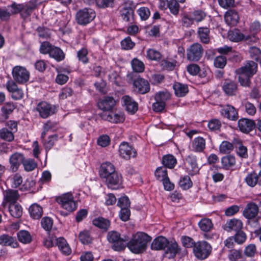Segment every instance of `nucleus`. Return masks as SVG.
<instances>
[{
	"label": "nucleus",
	"mask_w": 261,
	"mask_h": 261,
	"mask_svg": "<svg viewBox=\"0 0 261 261\" xmlns=\"http://www.w3.org/2000/svg\"><path fill=\"white\" fill-rule=\"evenodd\" d=\"M257 64L253 61H247L241 67L236 70L240 84L244 87H249L251 78L257 71Z\"/></svg>",
	"instance_id": "f257e3e1"
},
{
	"label": "nucleus",
	"mask_w": 261,
	"mask_h": 261,
	"mask_svg": "<svg viewBox=\"0 0 261 261\" xmlns=\"http://www.w3.org/2000/svg\"><path fill=\"white\" fill-rule=\"evenodd\" d=\"M150 240L151 237L146 233L139 232L134 235L128 242H126V245L132 252L140 253L145 250Z\"/></svg>",
	"instance_id": "f03ea898"
},
{
	"label": "nucleus",
	"mask_w": 261,
	"mask_h": 261,
	"mask_svg": "<svg viewBox=\"0 0 261 261\" xmlns=\"http://www.w3.org/2000/svg\"><path fill=\"white\" fill-rule=\"evenodd\" d=\"M9 9H13V13L14 14L19 13L21 17L25 19L29 17L33 11L36 9L37 4L36 2L29 1L27 3L17 4L13 3L12 5L8 6Z\"/></svg>",
	"instance_id": "7ed1b4c3"
},
{
	"label": "nucleus",
	"mask_w": 261,
	"mask_h": 261,
	"mask_svg": "<svg viewBox=\"0 0 261 261\" xmlns=\"http://www.w3.org/2000/svg\"><path fill=\"white\" fill-rule=\"evenodd\" d=\"M107 238L109 242L112 244V248L116 251L124 249L126 246V242L128 240V237L121 238L119 233L116 231L109 232Z\"/></svg>",
	"instance_id": "20e7f679"
},
{
	"label": "nucleus",
	"mask_w": 261,
	"mask_h": 261,
	"mask_svg": "<svg viewBox=\"0 0 261 261\" xmlns=\"http://www.w3.org/2000/svg\"><path fill=\"white\" fill-rule=\"evenodd\" d=\"M211 252L212 246L206 241H198L194 246L193 253L195 257L199 259L206 258Z\"/></svg>",
	"instance_id": "39448f33"
},
{
	"label": "nucleus",
	"mask_w": 261,
	"mask_h": 261,
	"mask_svg": "<svg viewBox=\"0 0 261 261\" xmlns=\"http://www.w3.org/2000/svg\"><path fill=\"white\" fill-rule=\"evenodd\" d=\"M95 16L96 14L94 10L90 8H84L77 12L76 20L78 24L85 25L92 21Z\"/></svg>",
	"instance_id": "423d86ee"
},
{
	"label": "nucleus",
	"mask_w": 261,
	"mask_h": 261,
	"mask_svg": "<svg viewBox=\"0 0 261 261\" xmlns=\"http://www.w3.org/2000/svg\"><path fill=\"white\" fill-rule=\"evenodd\" d=\"M12 75L14 80L19 84L26 83L30 78V72L22 66H15L12 70Z\"/></svg>",
	"instance_id": "0eeeda50"
},
{
	"label": "nucleus",
	"mask_w": 261,
	"mask_h": 261,
	"mask_svg": "<svg viewBox=\"0 0 261 261\" xmlns=\"http://www.w3.org/2000/svg\"><path fill=\"white\" fill-rule=\"evenodd\" d=\"M57 201L62 207L69 212H72L76 208L77 205L73 200L71 193H67L57 198Z\"/></svg>",
	"instance_id": "6e6552de"
},
{
	"label": "nucleus",
	"mask_w": 261,
	"mask_h": 261,
	"mask_svg": "<svg viewBox=\"0 0 261 261\" xmlns=\"http://www.w3.org/2000/svg\"><path fill=\"white\" fill-rule=\"evenodd\" d=\"M203 49L199 43H194L187 49V58L190 61L196 62L202 57Z\"/></svg>",
	"instance_id": "1a4fd4ad"
},
{
	"label": "nucleus",
	"mask_w": 261,
	"mask_h": 261,
	"mask_svg": "<svg viewBox=\"0 0 261 261\" xmlns=\"http://www.w3.org/2000/svg\"><path fill=\"white\" fill-rule=\"evenodd\" d=\"M119 153L122 158L126 160L131 158L136 157L137 154L136 150L128 143L125 142L120 144Z\"/></svg>",
	"instance_id": "9d476101"
},
{
	"label": "nucleus",
	"mask_w": 261,
	"mask_h": 261,
	"mask_svg": "<svg viewBox=\"0 0 261 261\" xmlns=\"http://www.w3.org/2000/svg\"><path fill=\"white\" fill-rule=\"evenodd\" d=\"M166 247H167V249L165 252L164 255L168 258H173L176 254H181L182 255H184L187 254V250L186 249L181 253V249L175 241H169V244Z\"/></svg>",
	"instance_id": "9b49d317"
},
{
	"label": "nucleus",
	"mask_w": 261,
	"mask_h": 261,
	"mask_svg": "<svg viewBox=\"0 0 261 261\" xmlns=\"http://www.w3.org/2000/svg\"><path fill=\"white\" fill-rule=\"evenodd\" d=\"M24 159V154L18 152H15L11 155L9 160L10 170L13 172H16L20 165L23 164Z\"/></svg>",
	"instance_id": "f8f14e48"
},
{
	"label": "nucleus",
	"mask_w": 261,
	"mask_h": 261,
	"mask_svg": "<svg viewBox=\"0 0 261 261\" xmlns=\"http://www.w3.org/2000/svg\"><path fill=\"white\" fill-rule=\"evenodd\" d=\"M102 119L113 123L123 122L125 120L124 115L122 112H103L100 115Z\"/></svg>",
	"instance_id": "ddd939ff"
},
{
	"label": "nucleus",
	"mask_w": 261,
	"mask_h": 261,
	"mask_svg": "<svg viewBox=\"0 0 261 261\" xmlns=\"http://www.w3.org/2000/svg\"><path fill=\"white\" fill-rule=\"evenodd\" d=\"M3 195L4 200L2 205L4 209H6L9 204L16 202L19 197L18 191L12 189H8L4 191Z\"/></svg>",
	"instance_id": "4468645a"
},
{
	"label": "nucleus",
	"mask_w": 261,
	"mask_h": 261,
	"mask_svg": "<svg viewBox=\"0 0 261 261\" xmlns=\"http://www.w3.org/2000/svg\"><path fill=\"white\" fill-rule=\"evenodd\" d=\"M133 86L134 90L139 94H144L150 90V85L148 82L140 77H137L134 81Z\"/></svg>",
	"instance_id": "2eb2a0df"
},
{
	"label": "nucleus",
	"mask_w": 261,
	"mask_h": 261,
	"mask_svg": "<svg viewBox=\"0 0 261 261\" xmlns=\"http://www.w3.org/2000/svg\"><path fill=\"white\" fill-rule=\"evenodd\" d=\"M105 179L108 187L113 190L118 189L122 183L121 175L116 172L110 174Z\"/></svg>",
	"instance_id": "dca6fc26"
},
{
	"label": "nucleus",
	"mask_w": 261,
	"mask_h": 261,
	"mask_svg": "<svg viewBox=\"0 0 261 261\" xmlns=\"http://www.w3.org/2000/svg\"><path fill=\"white\" fill-rule=\"evenodd\" d=\"M186 169L191 175H196L199 172V168L197 162L196 156L190 154L186 158Z\"/></svg>",
	"instance_id": "f3484780"
},
{
	"label": "nucleus",
	"mask_w": 261,
	"mask_h": 261,
	"mask_svg": "<svg viewBox=\"0 0 261 261\" xmlns=\"http://www.w3.org/2000/svg\"><path fill=\"white\" fill-rule=\"evenodd\" d=\"M133 6V2L131 1H127L124 3L123 7L120 11L121 17L123 20L128 22L133 19L134 15Z\"/></svg>",
	"instance_id": "a211bd4d"
},
{
	"label": "nucleus",
	"mask_w": 261,
	"mask_h": 261,
	"mask_svg": "<svg viewBox=\"0 0 261 261\" xmlns=\"http://www.w3.org/2000/svg\"><path fill=\"white\" fill-rule=\"evenodd\" d=\"M36 110L42 118H46L55 113V108L46 102H40L36 107Z\"/></svg>",
	"instance_id": "6ab92c4d"
},
{
	"label": "nucleus",
	"mask_w": 261,
	"mask_h": 261,
	"mask_svg": "<svg viewBox=\"0 0 261 261\" xmlns=\"http://www.w3.org/2000/svg\"><path fill=\"white\" fill-rule=\"evenodd\" d=\"M98 108L104 111L113 110L116 105V101L112 96H105L98 102Z\"/></svg>",
	"instance_id": "aec40b11"
},
{
	"label": "nucleus",
	"mask_w": 261,
	"mask_h": 261,
	"mask_svg": "<svg viewBox=\"0 0 261 261\" xmlns=\"http://www.w3.org/2000/svg\"><path fill=\"white\" fill-rule=\"evenodd\" d=\"M244 180L249 187H254L257 185L261 186V170L258 173L252 171L248 173Z\"/></svg>",
	"instance_id": "412c9836"
},
{
	"label": "nucleus",
	"mask_w": 261,
	"mask_h": 261,
	"mask_svg": "<svg viewBox=\"0 0 261 261\" xmlns=\"http://www.w3.org/2000/svg\"><path fill=\"white\" fill-rule=\"evenodd\" d=\"M259 212V207L254 202L248 203L244 210L243 215L248 219L255 218Z\"/></svg>",
	"instance_id": "4be33fe9"
},
{
	"label": "nucleus",
	"mask_w": 261,
	"mask_h": 261,
	"mask_svg": "<svg viewBox=\"0 0 261 261\" xmlns=\"http://www.w3.org/2000/svg\"><path fill=\"white\" fill-rule=\"evenodd\" d=\"M221 115L229 120H236L238 119V114L236 109L232 106L226 105L221 110Z\"/></svg>",
	"instance_id": "5701e85b"
},
{
	"label": "nucleus",
	"mask_w": 261,
	"mask_h": 261,
	"mask_svg": "<svg viewBox=\"0 0 261 261\" xmlns=\"http://www.w3.org/2000/svg\"><path fill=\"white\" fill-rule=\"evenodd\" d=\"M226 23L230 27L236 25L240 19L238 12L234 10L227 11L224 15Z\"/></svg>",
	"instance_id": "b1692460"
},
{
	"label": "nucleus",
	"mask_w": 261,
	"mask_h": 261,
	"mask_svg": "<svg viewBox=\"0 0 261 261\" xmlns=\"http://www.w3.org/2000/svg\"><path fill=\"white\" fill-rule=\"evenodd\" d=\"M127 111L134 114L138 109V103L129 96L124 95L121 98Z\"/></svg>",
	"instance_id": "393cba45"
},
{
	"label": "nucleus",
	"mask_w": 261,
	"mask_h": 261,
	"mask_svg": "<svg viewBox=\"0 0 261 261\" xmlns=\"http://www.w3.org/2000/svg\"><path fill=\"white\" fill-rule=\"evenodd\" d=\"M243 227L242 221L237 219H232L227 221L224 226V229L229 232L234 230L236 232L241 230Z\"/></svg>",
	"instance_id": "a878e982"
},
{
	"label": "nucleus",
	"mask_w": 261,
	"mask_h": 261,
	"mask_svg": "<svg viewBox=\"0 0 261 261\" xmlns=\"http://www.w3.org/2000/svg\"><path fill=\"white\" fill-rule=\"evenodd\" d=\"M169 244V241L163 236L156 238L152 241L151 248L154 250H164Z\"/></svg>",
	"instance_id": "bb28decb"
},
{
	"label": "nucleus",
	"mask_w": 261,
	"mask_h": 261,
	"mask_svg": "<svg viewBox=\"0 0 261 261\" xmlns=\"http://www.w3.org/2000/svg\"><path fill=\"white\" fill-rule=\"evenodd\" d=\"M238 127L243 133H248L255 126L253 121L248 119H241L238 121Z\"/></svg>",
	"instance_id": "cd10ccee"
},
{
	"label": "nucleus",
	"mask_w": 261,
	"mask_h": 261,
	"mask_svg": "<svg viewBox=\"0 0 261 261\" xmlns=\"http://www.w3.org/2000/svg\"><path fill=\"white\" fill-rule=\"evenodd\" d=\"M115 172V169L113 164L109 162H106L101 164L99 175L102 178H106L107 177Z\"/></svg>",
	"instance_id": "c85d7f7f"
},
{
	"label": "nucleus",
	"mask_w": 261,
	"mask_h": 261,
	"mask_svg": "<svg viewBox=\"0 0 261 261\" xmlns=\"http://www.w3.org/2000/svg\"><path fill=\"white\" fill-rule=\"evenodd\" d=\"M233 142L238 155L241 158H247L248 157L247 148L243 144L242 141L238 138H234Z\"/></svg>",
	"instance_id": "c756f323"
},
{
	"label": "nucleus",
	"mask_w": 261,
	"mask_h": 261,
	"mask_svg": "<svg viewBox=\"0 0 261 261\" xmlns=\"http://www.w3.org/2000/svg\"><path fill=\"white\" fill-rule=\"evenodd\" d=\"M56 245H57L59 250L63 254L67 255L70 254L71 252V248L67 243L66 240L62 237H60L56 239Z\"/></svg>",
	"instance_id": "7c9ffc66"
},
{
	"label": "nucleus",
	"mask_w": 261,
	"mask_h": 261,
	"mask_svg": "<svg viewBox=\"0 0 261 261\" xmlns=\"http://www.w3.org/2000/svg\"><path fill=\"white\" fill-rule=\"evenodd\" d=\"M6 208H8L11 215L15 218H18L22 214V208L17 202L9 204Z\"/></svg>",
	"instance_id": "2f4dec72"
},
{
	"label": "nucleus",
	"mask_w": 261,
	"mask_h": 261,
	"mask_svg": "<svg viewBox=\"0 0 261 261\" xmlns=\"http://www.w3.org/2000/svg\"><path fill=\"white\" fill-rule=\"evenodd\" d=\"M0 245L5 246H10L16 248L18 244L17 241L12 237L8 234H3L0 236Z\"/></svg>",
	"instance_id": "473e14b6"
},
{
	"label": "nucleus",
	"mask_w": 261,
	"mask_h": 261,
	"mask_svg": "<svg viewBox=\"0 0 261 261\" xmlns=\"http://www.w3.org/2000/svg\"><path fill=\"white\" fill-rule=\"evenodd\" d=\"M223 90L228 95H235L237 91V84L233 81H226L223 85Z\"/></svg>",
	"instance_id": "72a5a7b5"
},
{
	"label": "nucleus",
	"mask_w": 261,
	"mask_h": 261,
	"mask_svg": "<svg viewBox=\"0 0 261 261\" xmlns=\"http://www.w3.org/2000/svg\"><path fill=\"white\" fill-rule=\"evenodd\" d=\"M193 150L196 152H202L205 148V141L202 137L195 138L192 143Z\"/></svg>",
	"instance_id": "f704fd0d"
},
{
	"label": "nucleus",
	"mask_w": 261,
	"mask_h": 261,
	"mask_svg": "<svg viewBox=\"0 0 261 261\" xmlns=\"http://www.w3.org/2000/svg\"><path fill=\"white\" fill-rule=\"evenodd\" d=\"M198 37L201 42L204 44H207L210 40L209 28L207 27H200L197 31Z\"/></svg>",
	"instance_id": "c9c22d12"
},
{
	"label": "nucleus",
	"mask_w": 261,
	"mask_h": 261,
	"mask_svg": "<svg viewBox=\"0 0 261 261\" xmlns=\"http://www.w3.org/2000/svg\"><path fill=\"white\" fill-rule=\"evenodd\" d=\"M92 222L94 226L105 231H107L110 226L109 220L100 217L95 218Z\"/></svg>",
	"instance_id": "e433bc0d"
},
{
	"label": "nucleus",
	"mask_w": 261,
	"mask_h": 261,
	"mask_svg": "<svg viewBox=\"0 0 261 261\" xmlns=\"http://www.w3.org/2000/svg\"><path fill=\"white\" fill-rule=\"evenodd\" d=\"M175 95L178 97H184L188 92V87L187 85L180 83H175L173 86Z\"/></svg>",
	"instance_id": "4c0bfd02"
},
{
	"label": "nucleus",
	"mask_w": 261,
	"mask_h": 261,
	"mask_svg": "<svg viewBox=\"0 0 261 261\" xmlns=\"http://www.w3.org/2000/svg\"><path fill=\"white\" fill-rule=\"evenodd\" d=\"M29 211L31 217L34 219H40L43 214L42 208L36 203L32 204Z\"/></svg>",
	"instance_id": "58836bf2"
},
{
	"label": "nucleus",
	"mask_w": 261,
	"mask_h": 261,
	"mask_svg": "<svg viewBox=\"0 0 261 261\" xmlns=\"http://www.w3.org/2000/svg\"><path fill=\"white\" fill-rule=\"evenodd\" d=\"M49 57L54 59L57 62L63 61L65 59V54L59 47L54 46L49 52Z\"/></svg>",
	"instance_id": "ea45409f"
},
{
	"label": "nucleus",
	"mask_w": 261,
	"mask_h": 261,
	"mask_svg": "<svg viewBox=\"0 0 261 261\" xmlns=\"http://www.w3.org/2000/svg\"><path fill=\"white\" fill-rule=\"evenodd\" d=\"M162 163L166 168L172 169L177 164V160L173 155L167 154L163 157Z\"/></svg>",
	"instance_id": "a19ab883"
},
{
	"label": "nucleus",
	"mask_w": 261,
	"mask_h": 261,
	"mask_svg": "<svg viewBox=\"0 0 261 261\" xmlns=\"http://www.w3.org/2000/svg\"><path fill=\"white\" fill-rule=\"evenodd\" d=\"M16 108L14 103L12 102H7L3 107L1 110L2 112V117L5 119L8 118L9 115L13 112Z\"/></svg>",
	"instance_id": "79ce46f5"
},
{
	"label": "nucleus",
	"mask_w": 261,
	"mask_h": 261,
	"mask_svg": "<svg viewBox=\"0 0 261 261\" xmlns=\"http://www.w3.org/2000/svg\"><path fill=\"white\" fill-rule=\"evenodd\" d=\"M200 229L204 232H208L212 230L213 224L211 219L208 218L202 219L198 223Z\"/></svg>",
	"instance_id": "37998d69"
},
{
	"label": "nucleus",
	"mask_w": 261,
	"mask_h": 261,
	"mask_svg": "<svg viewBox=\"0 0 261 261\" xmlns=\"http://www.w3.org/2000/svg\"><path fill=\"white\" fill-rule=\"evenodd\" d=\"M221 164L223 168L228 169L236 164L235 158L231 155L224 156L221 159Z\"/></svg>",
	"instance_id": "c03bdc74"
},
{
	"label": "nucleus",
	"mask_w": 261,
	"mask_h": 261,
	"mask_svg": "<svg viewBox=\"0 0 261 261\" xmlns=\"http://www.w3.org/2000/svg\"><path fill=\"white\" fill-rule=\"evenodd\" d=\"M0 138L8 142H12L14 139V135L13 132L8 128H3L0 129Z\"/></svg>",
	"instance_id": "a18cd8bd"
},
{
	"label": "nucleus",
	"mask_w": 261,
	"mask_h": 261,
	"mask_svg": "<svg viewBox=\"0 0 261 261\" xmlns=\"http://www.w3.org/2000/svg\"><path fill=\"white\" fill-rule=\"evenodd\" d=\"M17 238L19 241L23 244L30 243L32 241V237L27 230L19 231L17 233Z\"/></svg>",
	"instance_id": "49530a36"
},
{
	"label": "nucleus",
	"mask_w": 261,
	"mask_h": 261,
	"mask_svg": "<svg viewBox=\"0 0 261 261\" xmlns=\"http://www.w3.org/2000/svg\"><path fill=\"white\" fill-rule=\"evenodd\" d=\"M58 135L55 134L49 136L47 140L42 141L46 151L49 150L54 146L55 142L58 140Z\"/></svg>",
	"instance_id": "de8ad7c7"
},
{
	"label": "nucleus",
	"mask_w": 261,
	"mask_h": 261,
	"mask_svg": "<svg viewBox=\"0 0 261 261\" xmlns=\"http://www.w3.org/2000/svg\"><path fill=\"white\" fill-rule=\"evenodd\" d=\"M190 13L194 21L196 22L202 21L206 16V13L201 10H196Z\"/></svg>",
	"instance_id": "09e8293b"
},
{
	"label": "nucleus",
	"mask_w": 261,
	"mask_h": 261,
	"mask_svg": "<svg viewBox=\"0 0 261 261\" xmlns=\"http://www.w3.org/2000/svg\"><path fill=\"white\" fill-rule=\"evenodd\" d=\"M250 58L257 62H261V50L256 47H251L249 50Z\"/></svg>",
	"instance_id": "8fccbe9b"
},
{
	"label": "nucleus",
	"mask_w": 261,
	"mask_h": 261,
	"mask_svg": "<svg viewBox=\"0 0 261 261\" xmlns=\"http://www.w3.org/2000/svg\"><path fill=\"white\" fill-rule=\"evenodd\" d=\"M234 148V144L231 143L228 141H223L220 145L219 150L221 153H230Z\"/></svg>",
	"instance_id": "3c124183"
},
{
	"label": "nucleus",
	"mask_w": 261,
	"mask_h": 261,
	"mask_svg": "<svg viewBox=\"0 0 261 261\" xmlns=\"http://www.w3.org/2000/svg\"><path fill=\"white\" fill-rule=\"evenodd\" d=\"M22 165L24 170L27 172L34 170L37 166V163L32 159H24Z\"/></svg>",
	"instance_id": "603ef678"
},
{
	"label": "nucleus",
	"mask_w": 261,
	"mask_h": 261,
	"mask_svg": "<svg viewBox=\"0 0 261 261\" xmlns=\"http://www.w3.org/2000/svg\"><path fill=\"white\" fill-rule=\"evenodd\" d=\"M156 178L161 181H163L168 177L167 171L165 167H158L154 173Z\"/></svg>",
	"instance_id": "864d4df0"
},
{
	"label": "nucleus",
	"mask_w": 261,
	"mask_h": 261,
	"mask_svg": "<svg viewBox=\"0 0 261 261\" xmlns=\"http://www.w3.org/2000/svg\"><path fill=\"white\" fill-rule=\"evenodd\" d=\"M77 57L79 60L83 64H87L89 62V58H88V50L83 47L77 52Z\"/></svg>",
	"instance_id": "5fc2aeb1"
},
{
	"label": "nucleus",
	"mask_w": 261,
	"mask_h": 261,
	"mask_svg": "<svg viewBox=\"0 0 261 261\" xmlns=\"http://www.w3.org/2000/svg\"><path fill=\"white\" fill-rule=\"evenodd\" d=\"M167 7L170 12L173 15H176L179 13V5L176 0H170L167 3Z\"/></svg>",
	"instance_id": "6e6d98bb"
},
{
	"label": "nucleus",
	"mask_w": 261,
	"mask_h": 261,
	"mask_svg": "<svg viewBox=\"0 0 261 261\" xmlns=\"http://www.w3.org/2000/svg\"><path fill=\"white\" fill-rule=\"evenodd\" d=\"M179 185L182 189L187 190L192 186V182L189 176L185 175L181 177Z\"/></svg>",
	"instance_id": "4d7b16f0"
},
{
	"label": "nucleus",
	"mask_w": 261,
	"mask_h": 261,
	"mask_svg": "<svg viewBox=\"0 0 261 261\" xmlns=\"http://www.w3.org/2000/svg\"><path fill=\"white\" fill-rule=\"evenodd\" d=\"M132 66L133 70L137 72H142L144 70L143 63L137 59H134L132 60Z\"/></svg>",
	"instance_id": "13d9d810"
},
{
	"label": "nucleus",
	"mask_w": 261,
	"mask_h": 261,
	"mask_svg": "<svg viewBox=\"0 0 261 261\" xmlns=\"http://www.w3.org/2000/svg\"><path fill=\"white\" fill-rule=\"evenodd\" d=\"M176 61H170L168 60H163L161 62V66L164 70L169 71L173 70L176 65Z\"/></svg>",
	"instance_id": "bf43d9fd"
},
{
	"label": "nucleus",
	"mask_w": 261,
	"mask_h": 261,
	"mask_svg": "<svg viewBox=\"0 0 261 261\" xmlns=\"http://www.w3.org/2000/svg\"><path fill=\"white\" fill-rule=\"evenodd\" d=\"M170 97V93L168 92H161L155 94L154 98L155 101H160L166 104V101L169 99Z\"/></svg>",
	"instance_id": "052dcab7"
},
{
	"label": "nucleus",
	"mask_w": 261,
	"mask_h": 261,
	"mask_svg": "<svg viewBox=\"0 0 261 261\" xmlns=\"http://www.w3.org/2000/svg\"><path fill=\"white\" fill-rule=\"evenodd\" d=\"M114 0H96V6L101 9L113 7Z\"/></svg>",
	"instance_id": "680f3d73"
},
{
	"label": "nucleus",
	"mask_w": 261,
	"mask_h": 261,
	"mask_svg": "<svg viewBox=\"0 0 261 261\" xmlns=\"http://www.w3.org/2000/svg\"><path fill=\"white\" fill-rule=\"evenodd\" d=\"M234 242L238 244H243L247 239L246 233L242 231L236 232L235 235L233 236Z\"/></svg>",
	"instance_id": "e2e57ef3"
},
{
	"label": "nucleus",
	"mask_w": 261,
	"mask_h": 261,
	"mask_svg": "<svg viewBox=\"0 0 261 261\" xmlns=\"http://www.w3.org/2000/svg\"><path fill=\"white\" fill-rule=\"evenodd\" d=\"M182 25L186 28L190 27L194 23V20L191 13H186L184 15L181 19Z\"/></svg>",
	"instance_id": "0e129e2a"
},
{
	"label": "nucleus",
	"mask_w": 261,
	"mask_h": 261,
	"mask_svg": "<svg viewBox=\"0 0 261 261\" xmlns=\"http://www.w3.org/2000/svg\"><path fill=\"white\" fill-rule=\"evenodd\" d=\"M256 252V247L255 245L253 244H250L248 245L244 250V254L247 257H253Z\"/></svg>",
	"instance_id": "69168bd1"
},
{
	"label": "nucleus",
	"mask_w": 261,
	"mask_h": 261,
	"mask_svg": "<svg viewBox=\"0 0 261 261\" xmlns=\"http://www.w3.org/2000/svg\"><path fill=\"white\" fill-rule=\"evenodd\" d=\"M147 56L151 60L158 61L161 59L162 56L159 51L154 49H149L147 51Z\"/></svg>",
	"instance_id": "338daca9"
},
{
	"label": "nucleus",
	"mask_w": 261,
	"mask_h": 261,
	"mask_svg": "<svg viewBox=\"0 0 261 261\" xmlns=\"http://www.w3.org/2000/svg\"><path fill=\"white\" fill-rule=\"evenodd\" d=\"M11 187L13 188H17L21 185L23 179L21 175L16 173L11 178Z\"/></svg>",
	"instance_id": "774afa93"
}]
</instances>
